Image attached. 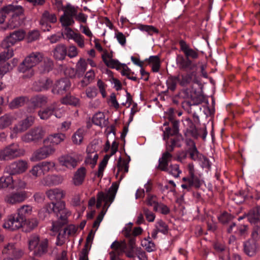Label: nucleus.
<instances>
[{"instance_id": "1", "label": "nucleus", "mask_w": 260, "mask_h": 260, "mask_svg": "<svg viewBox=\"0 0 260 260\" xmlns=\"http://www.w3.org/2000/svg\"><path fill=\"white\" fill-rule=\"evenodd\" d=\"M179 44L184 55V56L180 55L177 57L176 62L179 69L184 71L194 70L197 68V64L194 61L199 57V50L191 48L183 40H180Z\"/></svg>"}, {"instance_id": "2", "label": "nucleus", "mask_w": 260, "mask_h": 260, "mask_svg": "<svg viewBox=\"0 0 260 260\" xmlns=\"http://www.w3.org/2000/svg\"><path fill=\"white\" fill-rule=\"evenodd\" d=\"M51 213L54 214L58 218V220H60L59 223L63 224L67 222L68 216L70 215V212L65 207L64 202H58L56 203L51 202L47 204L41 209L38 213L39 217L42 220L48 217Z\"/></svg>"}, {"instance_id": "3", "label": "nucleus", "mask_w": 260, "mask_h": 260, "mask_svg": "<svg viewBox=\"0 0 260 260\" xmlns=\"http://www.w3.org/2000/svg\"><path fill=\"white\" fill-rule=\"evenodd\" d=\"M24 37V31L19 29L11 33L10 36L3 41L1 45L5 50L0 53V64L13 56V50L10 48L11 46L17 42L23 40Z\"/></svg>"}, {"instance_id": "4", "label": "nucleus", "mask_w": 260, "mask_h": 260, "mask_svg": "<svg viewBox=\"0 0 260 260\" xmlns=\"http://www.w3.org/2000/svg\"><path fill=\"white\" fill-rule=\"evenodd\" d=\"M183 93L185 94L184 98L188 99V100H185L182 103V108L188 113L192 114L193 120L194 124L200 123L199 117L196 113V110L192 111V106L196 107L200 111L202 110V108L200 106L202 103V99L195 94H192L190 89L186 88L183 90Z\"/></svg>"}, {"instance_id": "5", "label": "nucleus", "mask_w": 260, "mask_h": 260, "mask_svg": "<svg viewBox=\"0 0 260 260\" xmlns=\"http://www.w3.org/2000/svg\"><path fill=\"white\" fill-rule=\"evenodd\" d=\"M43 55L39 52H32L27 56L23 61L19 64L18 70L19 72L26 73L27 78L34 75L33 68L43 59Z\"/></svg>"}, {"instance_id": "6", "label": "nucleus", "mask_w": 260, "mask_h": 260, "mask_svg": "<svg viewBox=\"0 0 260 260\" xmlns=\"http://www.w3.org/2000/svg\"><path fill=\"white\" fill-rule=\"evenodd\" d=\"M188 174L182 178V181L185 183L181 185V187L190 191L192 187L199 189L203 183L201 175L196 172L193 163H189L187 166Z\"/></svg>"}, {"instance_id": "7", "label": "nucleus", "mask_w": 260, "mask_h": 260, "mask_svg": "<svg viewBox=\"0 0 260 260\" xmlns=\"http://www.w3.org/2000/svg\"><path fill=\"white\" fill-rule=\"evenodd\" d=\"M48 241L45 239L40 240L37 235H33L30 237L29 240V249L33 251V254L37 256H40L47 251Z\"/></svg>"}, {"instance_id": "8", "label": "nucleus", "mask_w": 260, "mask_h": 260, "mask_svg": "<svg viewBox=\"0 0 260 260\" xmlns=\"http://www.w3.org/2000/svg\"><path fill=\"white\" fill-rule=\"evenodd\" d=\"M117 189V185L113 184L107 193L102 191L99 192L97 195L96 208H100L102 206L103 202H105L103 207L107 206V208H109L115 199Z\"/></svg>"}, {"instance_id": "9", "label": "nucleus", "mask_w": 260, "mask_h": 260, "mask_svg": "<svg viewBox=\"0 0 260 260\" xmlns=\"http://www.w3.org/2000/svg\"><path fill=\"white\" fill-rule=\"evenodd\" d=\"M24 151L17 143H12L0 151V160H9L23 155Z\"/></svg>"}, {"instance_id": "10", "label": "nucleus", "mask_w": 260, "mask_h": 260, "mask_svg": "<svg viewBox=\"0 0 260 260\" xmlns=\"http://www.w3.org/2000/svg\"><path fill=\"white\" fill-rule=\"evenodd\" d=\"M63 14L60 17L59 21L62 26H70L75 23L74 18L78 12V7L68 4L63 9Z\"/></svg>"}, {"instance_id": "11", "label": "nucleus", "mask_w": 260, "mask_h": 260, "mask_svg": "<svg viewBox=\"0 0 260 260\" xmlns=\"http://www.w3.org/2000/svg\"><path fill=\"white\" fill-rule=\"evenodd\" d=\"M28 168L27 161L19 159L7 165L5 169V174L16 175L24 173Z\"/></svg>"}, {"instance_id": "12", "label": "nucleus", "mask_w": 260, "mask_h": 260, "mask_svg": "<svg viewBox=\"0 0 260 260\" xmlns=\"http://www.w3.org/2000/svg\"><path fill=\"white\" fill-rule=\"evenodd\" d=\"M68 217L69 216H68L67 218V222L63 224L59 223L60 222L59 219L52 224V230L54 232H58L57 239H59L60 238H65L67 235L71 236L75 234L77 232V228L73 224H70L62 229V227L67 223Z\"/></svg>"}, {"instance_id": "13", "label": "nucleus", "mask_w": 260, "mask_h": 260, "mask_svg": "<svg viewBox=\"0 0 260 260\" xmlns=\"http://www.w3.org/2000/svg\"><path fill=\"white\" fill-rule=\"evenodd\" d=\"M177 76L179 80V85L181 87H186L192 83L197 84L199 83L197 72L194 70H188L184 73H180Z\"/></svg>"}, {"instance_id": "14", "label": "nucleus", "mask_w": 260, "mask_h": 260, "mask_svg": "<svg viewBox=\"0 0 260 260\" xmlns=\"http://www.w3.org/2000/svg\"><path fill=\"white\" fill-rule=\"evenodd\" d=\"M54 166V162L45 161L34 166L29 172L32 176L36 178L51 171Z\"/></svg>"}, {"instance_id": "15", "label": "nucleus", "mask_w": 260, "mask_h": 260, "mask_svg": "<svg viewBox=\"0 0 260 260\" xmlns=\"http://www.w3.org/2000/svg\"><path fill=\"white\" fill-rule=\"evenodd\" d=\"M25 222L20 216L17 213L11 214L8 217L7 219L3 224L5 229H9L11 231H15L19 229L25 224Z\"/></svg>"}, {"instance_id": "16", "label": "nucleus", "mask_w": 260, "mask_h": 260, "mask_svg": "<svg viewBox=\"0 0 260 260\" xmlns=\"http://www.w3.org/2000/svg\"><path fill=\"white\" fill-rule=\"evenodd\" d=\"M44 131L41 126L35 127L22 137V140L25 143L37 142L44 136Z\"/></svg>"}, {"instance_id": "17", "label": "nucleus", "mask_w": 260, "mask_h": 260, "mask_svg": "<svg viewBox=\"0 0 260 260\" xmlns=\"http://www.w3.org/2000/svg\"><path fill=\"white\" fill-rule=\"evenodd\" d=\"M248 227L246 225L239 224L237 225L235 222H232L230 223L226 229L227 233L229 234H233L230 242L233 240H235L236 236L240 237H245L247 235Z\"/></svg>"}, {"instance_id": "18", "label": "nucleus", "mask_w": 260, "mask_h": 260, "mask_svg": "<svg viewBox=\"0 0 260 260\" xmlns=\"http://www.w3.org/2000/svg\"><path fill=\"white\" fill-rule=\"evenodd\" d=\"M59 108L57 103H53L45 108L38 112V115L41 119L47 120L51 115H54L57 118L61 117L60 113H58Z\"/></svg>"}, {"instance_id": "19", "label": "nucleus", "mask_w": 260, "mask_h": 260, "mask_svg": "<svg viewBox=\"0 0 260 260\" xmlns=\"http://www.w3.org/2000/svg\"><path fill=\"white\" fill-rule=\"evenodd\" d=\"M36 151L32 154L31 159L33 161L39 160L44 159L50 155L52 154L55 151V149L50 145H45Z\"/></svg>"}, {"instance_id": "20", "label": "nucleus", "mask_w": 260, "mask_h": 260, "mask_svg": "<svg viewBox=\"0 0 260 260\" xmlns=\"http://www.w3.org/2000/svg\"><path fill=\"white\" fill-rule=\"evenodd\" d=\"M71 83L68 78H62L57 80L53 86L52 92L53 94L62 95L69 91Z\"/></svg>"}, {"instance_id": "21", "label": "nucleus", "mask_w": 260, "mask_h": 260, "mask_svg": "<svg viewBox=\"0 0 260 260\" xmlns=\"http://www.w3.org/2000/svg\"><path fill=\"white\" fill-rule=\"evenodd\" d=\"M57 21V17L55 14L50 13L45 11L40 20V24L44 31H49L51 28L50 23H55Z\"/></svg>"}, {"instance_id": "22", "label": "nucleus", "mask_w": 260, "mask_h": 260, "mask_svg": "<svg viewBox=\"0 0 260 260\" xmlns=\"http://www.w3.org/2000/svg\"><path fill=\"white\" fill-rule=\"evenodd\" d=\"M3 253L7 254L8 255L7 257L14 259L21 257L23 252L15 244L9 243L4 247Z\"/></svg>"}, {"instance_id": "23", "label": "nucleus", "mask_w": 260, "mask_h": 260, "mask_svg": "<svg viewBox=\"0 0 260 260\" xmlns=\"http://www.w3.org/2000/svg\"><path fill=\"white\" fill-rule=\"evenodd\" d=\"M169 120L172 123V128L168 126L166 127L164 132V140H166L167 138L170 137H174L176 136H181L179 134V121L175 120L172 116H169Z\"/></svg>"}, {"instance_id": "24", "label": "nucleus", "mask_w": 260, "mask_h": 260, "mask_svg": "<svg viewBox=\"0 0 260 260\" xmlns=\"http://www.w3.org/2000/svg\"><path fill=\"white\" fill-rule=\"evenodd\" d=\"M20 183L21 184L17 185L16 181L14 180L11 175L5 174V175L0 178V188L8 187L13 188L17 187H23L24 183L21 182Z\"/></svg>"}, {"instance_id": "25", "label": "nucleus", "mask_w": 260, "mask_h": 260, "mask_svg": "<svg viewBox=\"0 0 260 260\" xmlns=\"http://www.w3.org/2000/svg\"><path fill=\"white\" fill-rule=\"evenodd\" d=\"M1 11L2 13V16L5 17H6V14H8L11 12L12 13V16H24L23 9L20 6L9 5L3 8Z\"/></svg>"}, {"instance_id": "26", "label": "nucleus", "mask_w": 260, "mask_h": 260, "mask_svg": "<svg viewBox=\"0 0 260 260\" xmlns=\"http://www.w3.org/2000/svg\"><path fill=\"white\" fill-rule=\"evenodd\" d=\"M35 118L32 116H27L24 119L20 121L14 127V132L15 133H21L26 131L34 123Z\"/></svg>"}, {"instance_id": "27", "label": "nucleus", "mask_w": 260, "mask_h": 260, "mask_svg": "<svg viewBox=\"0 0 260 260\" xmlns=\"http://www.w3.org/2000/svg\"><path fill=\"white\" fill-rule=\"evenodd\" d=\"M27 198L26 192L24 191H17L8 195L6 200L11 204L19 203L24 201Z\"/></svg>"}, {"instance_id": "28", "label": "nucleus", "mask_w": 260, "mask_h": 260, "mask_svg": "<svg viewBox=\"0 0 260 260\" xmlns=\"http://www.w3.org/2000/svg\"><path fill=\"white\" fill-rule=\"evenodd\" d=\"M65 134L62 133H55L50 135L44 140L43 143L45 145H50L54 147L63 142L66 138Z\"/></svg>"}, {"instance_id": "29", "label": "nucleus", "mask_w": 260, "mask_h": 260, "mask_svg": "<svg viewBox=\"0 0 260 260\" xmlns=\"http://www.w3.org/2000/svg\"><path fill=\"white\" fill-rule=\"evenodd\" d=\"M258 246V242L250 239L244 243V250L246 254L249 256L255 255Z\"/></svg>"}, {"instance_id": "30", "label": "nucleus", "mask_w": 260, "mask_h": 260, "mask_svg": "<svg viewBox=\"0 0 260 260\" xmlns=\"http://www.w3.org/2000/svg\"><path fill=\"white\" fill-rule=\"evenodd\" d=\"M182 139V136H176L174 137H171L170 138H167L165 140L166 141V151L165 152L171 153L175 147H180V143Z\"/></svg>"}, {"instance_id": "31", "label": "nucleus", "mask_w": 260, "mask_h": 260, "mask_svg": "<svg viewBox=\"0 0 260 260\" xmlns=\"http://www.w3.org/2000/svg\"><path fill=\"white\" fill-rule=\"evenodd\" d=\"M78 161L76 158L70 155H63L59 158L60 165L69 169L75 168L77 165Z\"/></svg>"}, {"instance_id": "32", "label": "nucleus", "mask_w": 260, "mask_h": 260, "mask_svg": "<svg viewBox=\"0 0 260 260\" xmlns=\"http://www.w3.org/2000/svg\"><path fill=\"white\" fill-rule=\"evenodd\" d=\"M46 194L54 203L62 202L61 200L64 196L63 191L59 188L49 189L46 192Z\"/></svg>"}, {"instance_id": "33", "label": "nucleus", "mask_w": 260, "mask_h": 260, "mask_svg": "<svg viewBox=\"0 0 260 260\" xmlns=\"http://www.w3.org/2000/svg\"><path fill=\"white\" fill-rule=\"evenodd\" d=\"M172 155L168 152H164L158 160V166L157 168L161 171L169 172V163L171 160Z\"/></svg>"}, {"instance_id": "34", "label": "nucleus", "mask_w": 260, "mask_h": 260, "mask_svg": "<svg viewBox=\"0 0 260 260\" xmlns=\"http://www.w3.org/2000/svg\"><path fill=\"white\" fill-rule=\"evenodd\" d=\"M246 217L251 224L253 225L260 224V206L251 209Z\"/></svg>"}, {"instance_id": "35", "label": "nucleus", "mask_w": 260, "mask_h": 260, "mask_svg": "<svg viewBox=\"0 0 260 260\" xmlns=\"http://www.w3.org/2000/svg\"><path fill=\"white\" fill-rule=\"evenodd\" d=\"M52 84V81L49 79H40L34 83L33 88L35 91H42L48 89Z\"/></svg>"}, {"instance_id": "36", "label": "nucleus", "mask_w": 260, "mask_h": 260, "mask_svg": "<svg viewBox=\"0 0 260 260\" xmlns=\"http://www.w3.org/2000/svg\"><path fill=\"white\" fill-rule=\"evenodd\" d=\"M188 144L190 146L188 151L190 158L193 160H197L203 157V155L199 152L196 146L195 142L192 140H189Z\"/></svg>"}, {"instance_id": "37", "label": "nucleus", "mask_w": 260, "mask_h": 260, "mask_svg": "<svg viewBox=\"0 0 260 260\" xmlns=\"http://www.w3.org/2000/svg\"><path fill=\"white\" fill-rule=\"evenodd\" d=\"M125 155L127 156L126 159H122L120 157L118 160L117 167L118 168L117 174L120 172H123V173H126L128 172L129 162L131 161V157L125 152Z\"/></svg>"}, {"instance_id": "38", "label": "nucleus", "mask_w": 260, "mask_h": 260, "mask_svg": "<svg viewBox=\"0 0 260 260\" xmlns=\"http://www.w3.org/2000/svg\"><path fill=\"white\" fill-rule=\"evenodd\" d=\"M86 170L84 167L78 169L74 174L73 178L74 184L76 186L81 185L84 181Z\"/></svg>"}, {"instance_id": "39", "label": "nucleus", "mask_w": 260, "mask_h": 260, "mask_svg": "<svg viewBox=\"0 0 260 260\" xmlns=\"http://www.w3.org/2000/svg\"><path fill=\"white\" fill-rule=\"evenodd\" d=\"M62 181V178L58 175L47 176L43 180L42 183L46 186L57 185Z\"/></svg>"}, {"instance_id": "40", "label": "nucleus", "mask_w": 260, "mask_h": 260, "mask_svg": "<svg viewBox=\"0 0 260 260\" xmlns=\"http://www.w3.org/2000/svg\"><path fill=\"white\" fill-rule=\"evenodd\" d=\"M32 207L29 205H23L17 210V213L23 218L24 221L27 223L28 217L31 214Z\"/></svg>"}, {"instance_id": "41", "label": "nucleus", "mask_w": 260, "mask_h": 260, "mask_svg": "<svg viewBox=\"0 0 260 260\" xmlns=\"http://www.w3.org/2000/svg\"><path fill=\"white\" fill-rule=\"evenodd\" d=\"M67 55V48L62 44L57 45L53 51V56L57 60L64 59Z\"/></svg>"}, {"instance_id": "42", "label": "nucleus", "mask_w": 260, "mask_h": 260, "mask_svg": "<svg viewBox=\"0 0 260 260\" xmlns=\"http://www.w3.org/2000/svg\"><path fill=\"white\" fill-rule=\"evenodd\" d=\"M178 84H179V80L177 75L169 76L166 80L167 91H170L172 92H174L177 89Z\"/></svg>"}, {"instance_id": "43", "label": "nucleus", "mask_w": 260, "mask_h": 260, "mask_svg": "<svg viewBox=\"0 0 260 260\" xmlns=\"http://www.w3.org/2000/svg\"><path fill=\"white\" fill-rule=\"evenodd\" d=\"M105 114L102 112H98L94 115L92 118L93 124L101 127L106 126L108 123V120L105 119Z\"/></svg>"}, {"instance_id": "44", "label": "nucleus", "mask_w": 260, "mask_h": 260, "mask_svg": "<svg viewBox=\"0 0 260 260\" xmlns=\"http://www.w3.org/2000/svg\"><path fill=\"white\" fill-rule=\"evenodd\" d=\"M213 247L218 254L219 258L221 255H226L227 252H229L225 244L218 241L214 242Z\"/></svg>"}, {"instance_id": "45", "label": "nucleus", "mask_w": 260, "mask_h": 260, "mask_svg": "<svg viewBox=\"0 0 260 260\" xmlns=\"http://www.w3.org/2000/svg\"><path fill=\"white\" fill-rule=\"evenodd\" d=\"M24 16H12L9 22V27L11 28L20 26L24 23Z\"/></svg>"}, {"instance_id": "46", "label": "nucleus", "mask_w": 260, "mask_h": 260, "mask_svg": "<svg viewBox=\"0 0 260 260\" xmlns=\"http://www.w3.org/2000/svg\"><path fill=\"white\" fill-rule=\"evenodd\" d=\"M103 62L109 68L112 69H116L119 70L122 67V64L117 60L111 59V60L107 59L105 55L102 56Z\"/></svg>"}, {"instance_id": "47", "label": "nucleus", "mask_w": 260, "mask_h": 260, "mask_svg": "<svg viewBox=\"0 0 260 260\" xmlns=\"http://www.w3.org/2000/svg\"><path fill=\"white\" fill-rule=\"evenodd\" d=\"M13 118L8 114H6L0 117V129H4L11 124Z\"/></svg>"}, {"instance_id": "48", "label": "nucleus", "mask_w": 260, "mask_h": 260, "mask_svg": "<svg viewBox=\"0 0 260 260\" xmlns=\"http://www.w3.org/2000/svg\"><path fill=\"white\" fill-rule=\"evenodd\" d=\"M26 98L24 96H19L15 98L10 103L11 109H16L24 105Z\"/></svg>"}, {"instance_id": "49", "label": "nucleus", "mask_w": 260, "mask_h": 260, "mask_svg": "<svg viewBox=\"0 0 260 260\" xmlns=\"http://www.w3.org/2000/svg\"><path fill=\"white\" fill-rule=\"evenodd\" d=\"M62 103L66 105L77 106L79 105V99L71 95H67L62 99Z\"/></svg>"}, {"instance_id": "50", "label": "nucleus", "mask_w": 260, "mask_h": 260, "mask_svg": "<svg viewBox=\"0 0 260 260\" xmlns=\"http://www.w3.org/2000/svg\"><path fill=\"white\" fill-rule=\"evenodd\" d=\"M110 157V156H109L108 154H106L104 156L102 161L100 162L99 166V170L98 173L96 174V175L98 177H102L103 176L104 170L106 167L108 161Z\"/></svg>"}, {"instance_id": "51", "label": "nucleus", "mask_w": 260, "mask_h": 260, "mask_svg": "<svg viewBox=\"0 0 260 260\" xmlns=\"http://www.w3.org/2000/svg\"><path fill=\"white\" fill-rule=\"evenodd\" d=\"M140 29L146 31L149 35H153L154 34H158L159 30L152 25H141L139 27Z\"/></svg>"}, {"instance_id": "52", "label": "nucleus", "mask_w": 260, "mask_h": 260, "mask_svg": "<svg viewBox=\"0 0 260 260\" xmlns=\"http://www.w3.org/2000/svg\"><path fill=\"white\" fill-rule=\"evenodd\" d=\"M251 239L258 242L260 241V224L253 225Z\"/></svg>"}, {"instance_id": "53", "label": "nucleus", "mask_w": 260, "mask_h": 260, "mask_svg": "<svg viewBox=\"0 0 260 260\" xmlns=\"http://www.w3.org/2000/svg\"><path fill=\"white\" fill-rule=\"evenodd\" d=\"M32 102L36 106H41L47 102V98L42 95H38L33 99Z\"/></svg>"}, {"instance_id": "54", "label": "nucleus", "mask_w": 260, "mask_h": 260, "mask_svg": "<svg viewBox=\"0 0 260 260\" xmlns=\"http://www.w3.org/2000/svg\"><path fill=\"white\" fill-rule=\"evenodd\" d=\"M156 229L165 235L167 234L168 232V226L162 220H160L157 222L156 224Z\"/></svg>"}, {"instance_id": "55", "label": "nucleus", "mask_w": 260, "mask_h": 260, "mask_svg": "<svg viewBox=\"0 0 260 260\" xmlns=\"http://www.w3.org/2000/svg\"><path fill=\"white\" fill-rule=\"evenodd\" d=\"M219 222L223 224L230 223L232 216L226 212H224L218 217Z\"/></svg>"}, {"instance_id": "56", "label": "nucleus", "mask_w": 260, "mask_h": 260, "mask_svg": "<svg viewBox=\"0 0 260 260\" xmlns=\"http://www.w3.org/2000/svg\"><path fill=\"white\" fill-rule=\"evenodd\" d=\"M72 141L74 143L80 144L83 139V133L81 130H78L72 136Z\"/></svg>"}, {"instance_id": "57", "label": "nucleus", "mask_w": 260, "mask_h": 260, "mask_svg": "<svg viewBox=\"0 0 260 260\" xmlns=\"http://www.w3.org/2000/svg\"><path fill=\"white\" fill-rule=\"evenodd\" d=\"M125 236L127 238H128V243L130 247V248L132 249H134L135 245V237L132 236L131 234V230H126Z\"/></svg>"}, {"instance_id": "58", "label": "nucleus", "mask_w": 260, "mask_h": 260, "mask_svg": "<svg viewBox=\"0 0 260 260\" xmlns=\"http://www.w3.org/2000/svg\"><path fill=\"white\" fill-rule=\"evenodd\" d=\"M156 196L148 193L145 200V203L148 206H152L153 205L158 203L157 201Z\"/></svg>"}, {"instance_id": "59", "label": "nucleus", "mask_w": 260, "mask_h": 260, "mask_svg": "<svg viewBox=\"0 0 260 260\" xmlns=\"http://www.w3.org/2000/svg\"><path fill=\"white\" fill-rule=\"evenodd\" d=\"M220 259L221 260H241V257L237 253H233L231 256H230L229 252H228L226 255H221L220 256Z\"/></svg>"}, {"instance_id": "60", "label": "nucleus", "mask_w": 260, "mask_h": 260, "mask_svg": "<svg viewBox=\"0 0 260 260\" xmlns=\"http://www.w3.org/2000/svg\"><path fill=\"white\" fill-rule=\"evenodd\" d=\"M85 92L87 98L93 99L97 95L98 89L95 87H89L86 89Z\"/></svg>"}, {"instance_id": "61", "label": "nucleus", "mask_w": 260, "mask_h": 260, "mask_svg": "<svg viewBox=\"0 0 260 260\" xmlns=\"http://www.w3.org/2000/svg\"><path fill=\"white\" fill-rule=\"evenodd\" d=\"M189 133L191 134V136L195 139L198 138L199 136H200V129H198L194 123L192 122L191 123V124L189 126Z\"/></svg>"}, {"instance_id": "62", "label": "nucleus", "mask_w": 260, "mask_h": 260, "mask_svg": "<svg viewBox=\"0 0 260 260\" xmlns=\"http://www.w3.org/2000/svg\"><path fill=\"white\" fill-rule=\"evenodd\" d=\"M87 63L85 61H82L80 63L76 70V74L78 77L82 76L86 70Z\"/></svg>"}, {"instance_id": "63", "label": "nucleus", "mask_w": 260, "mask_h": 260, "mask_svg": "<svg viewBox=\"0 0 260 260\" xmlns=\"http://www.w3.org/2000/svg\"><path fill=\"white\" fill-rule=\"evenodd\" d=\"M40 36L39 31L33 30L29 32L27 36V40L28 42H31L37 40Z\"/></svg>"}, {"instance_id": "64", "label": "nucleus", "mask_w": 260, "mask_h": 260, "mask_svg": "<svg viewBox=\"0 0 260 260\" xmlns=\"http://www.w3.org/2000/svg\"><path fill=\"white\" fill-rule=\"evenodd\" d=\"M143 212L145 214L147 220L149 222H152L155 219V215L147 208L143 209Z\"/></svg>"}]
</instances>
